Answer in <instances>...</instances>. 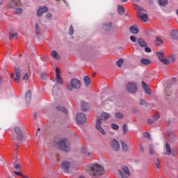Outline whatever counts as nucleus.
Here are the masks:
<instances>
[{
  "label": "nucleus",
  "mask_w": 178,
  "mask_h": 178,
  "mask_svg": "<svg viewBox=\"0 0 178 178\" xmlns=\"http://www.w3.org/2000/svg\"><path fill=\"white\" fill-rule=\"evenodd\" d=\"M33 119H37V113H33Z\"/></svg>",
  "instance_id": "obj_58"
},
{
  "label": "nucleus",
  "mask_w": 178,
  "mask_h": 178,
  "mask_svg": "<svg viewBox=\"0 0 178 178\" xmlns=\"http://www.w3.org/2000/svg\"><path fill=\"white\" fill-rule=\"evenodd\" d=\"M14 173H15V175H17V176H21L22 177H23V176H24V175H23V174H22V172H18V171H14Z\"/></svg>",
  "instance_id": "obj_52"
},
{
  "label": "nucleus",
  "mask_w": 178,
  "mask_h": 178,
  "mask_svg": "<svg viewBox=\"0 0 178 178\" xmlns=\"http://www.w3.org/2000/svg\"><path fill=\"white\" fill-rule=\"evenodd\" d=\"M81 152H82L83 154H85L86 156L89 157L90 155H91V153L86 151V149H82Z\"/></svg>",
  "instance_id": "obj_42"
},
{
  "label": "nucleus",
  "mask_w": 178,
  "mask_h": 178,
  "mask_svg": "<svg viewBox=\"0 0 178 178\" xmlns=\"http://www.w3.org/2000/svg\"><path fill=\"white\" fill-rule=\"evenodd\" d=\"M140 152H144V147L143 146H140Z\"/></svg>",
  "instance_id": "obj_62"
},
{
  "label": "nucleus",
  "mask_w": 178,
  "mask_h": 178,
  "mask_svg": "<svg viewBox=\"0 0 178 178\" xmlns=\"http://www.w3.org/2000/svg\"><path fill=\"white\" fill-rule=\"evenodd\" d=\"M2 3H3V0H0V5H2Z\"/></svg>",
  "instance_id": "obj_64"
},
{
  "label": "nucleus",
  "mask_w": 178,
  "mask_h": 178,
  "mask_svg": "<svg viewBox=\"0 0 178 178\" xmlns=\"http://www.w3.org/2000/svg\"><path fill=\"white\" fill-rule=\"evenodd\" d=\"M57 88H58V85H54L53 91H52L53 95H56V92H55V90H56Z\"/></svg>",
  "instance_id": "obj_48"
},
{
  "label": "nucleus",
  "mask_w": 178,
  "mask_h": 178,
  "mask_svg": "<svg viewBox=\"0 0 178 178\" xmlns=\"http://www.w3.org/2000/svg\"><path fill=\"white\" fill-rule=\"evenodd\" d=\"M155 44L158 47L161 45V44H163V40L161 39L159 37H157Z\"/></svg>",
  "instance_id": "obj_28"
},
{
  "label": "nucleus",
  "mask_w": 178,
  "mask_h": 178,
  "mask_svg": "<svg viewBox=\"0 0 178 178\" xmlns=\"http://www.w3.org/2000/svg\"><path fill=\"white\" fill-rule=\"evenodd\" d=\"M35 31L38 37H40V27L38 26V24H35Z\"/></svg>",
  "instance_id": "obj_41"
},
{
  "label": "nucleus",
  "mask_w": 178,
  "mask_h": 178,
  "mask_svg": "<svg viewBox=\"0 0 178 178\" xmlns=\"http://www.w3.org/2000/svg\"><path fill=\"white\" fill-rule=\"evenodd\" d=\"M122 2H127V0H121ZM135 2H138V0H132Z\"/></svg>",
  "instance_id": "obj_60"
},
{
  "label": "nucleus",
  "mask_w": 178,
  "mask_h": 178,
  "mask_svg": "<svg viewBox=\"0 0 178 178\" xmlns=\"http://www.w3.org/2000/svg\"><path fill=\"white\" fill-rule=\"evenodd\" d=\"M81 87V83L77 79H72L70 81V85H67V90L72 91L73 88L79 90Z\"/></svg>",
  "instance_id": "obj_4"
},
{
  "label": "nucleus",
  "mask_w": 178,
  "mask_h": 178,
  "mask_svg": "<svg viewBox=\"0 0 178 178\" xmlns=\"http://www.w3.org/2000/svg\"><path fill=\"white\" fill-rule=\"evenodd\" d=\"M108 119H111V114L107 113H102L100 118H98L96 121V130H98L102 136H106V131L104 128H102V126H101L102 123V120H108Z\"/></svg>",
  "instance_id": "obj_1"
},
{
  "label": "nucleus",
  "mask_w": 178,
  "mask_h": 178,
  "mask_svg": "<svg viewBox=\"0 0 178 178\" xmlns=\"http://www.w3.org/2000/svg\"><path fill=\"white\" fill-rule=\"evenodd\" d=\"M25 99L27 105L31 102V90H29L25 95Z\"/></svg>",
  "instance_id": "obj_14"
},
{
  "label": "nucleus",
  "mask_w": 178,
  "mask_h": 178,
  "mask_svg": "<svg viewBox=\"0 0 178 178\" xmlns=\"http://www.w3.org/2000/svg\"><path fill=\"white\" fill-rule=\"evenodd\" d=\"M151 135L149 134V133H148V132H145L144 134H143V137H145V138H149V136H150Z\"/></svg>",
  "instance_id": "obj_47"
},
{
  "label": "nucleus",
  "mask_w": 178,
  "mask_h": 178,
  "mask_svg": "<svg viewBox=\"0 0 178 178\" xmlns=\"http://www.w3.org/2000/svg\"><path fill=\"white\" fill-rule=\"evenodd\" d=\"M15 13H16V15H22V13H23V9L22 8H16Z\"/></svg>",
  "instance_id": "obj_40"
},
{
  "label": "nucleus",
  "mask_w": 178,
  "mask_h": 178,
  "mask_svg": "<svg viewBox=\"0 0 178 178\" xmlns=\"http://www.w3.org/2000/svg\"><path fill=\"white\" fill-rule=\"evenodd\" d=\"M15 77V74H11V79H14Z\"/></svg>",
  "instance_id": "obj_63"
},
{
  "label": "nucleus",
  "mask_w": 178,
  "mask_h": 178,
  "mask_svg": "<svg viewBox=\"0 0 178 178\" xmlns=\"http://www.w3.org/2000/svg\"><path fill=\"white\" fill-rule=\"evenodd\" d=\"M160 62L164 65H169L170 63V60L168 58H163Z\"/></svg>",
  "instance_id": "obj_35"
},
{
  "label": "nucleus",
  "mask_w": 178,
  "mask_h": 178,
  "mask_svg": "<svg viewBox=\"0 0 178 178\" xmlns=\"http://www.w3.org/2000/svg\"><path fill=\"white\" fill-rule=\"evenodd\" d=\"M10 40H12V38H15L16 39V38H17V33L10 32Z\"/></svg>",
  "instance_id": "obj_37"
},
{
  "label": "nucleus",
  "mask_w": 178,
  "mask_h": 178,
  "mask_svg": "<svg viewBox=\"0 0 178 178\" xmlns=\"http://www.w3.org/2000/svg\"><path fill=\"white\" fill-rule=\"evenodd\" d=\"M156 55L160 61L163 59V57H164L163 52H157Z\"/></svg>",
  "instance_id": "obj_34"
},
{
  "label": "nucleus",
  "mask_w": 178,
  "mask_h": 178,
  "mask_svg": "<svg viewBox=\"0 0 178 178\" xmlns=\"http://www.w3.org/2000/svg\"><path fill=\"white\" fill-rule=\"evenodd\" d=\"M119 173H120L122 178H128L127 175L123 174V172H122V171L119 170Z\"/></svg>",
  "instance_id": "obj_49"
},
{
  "label": "nucleus",
  "mask_w": 178,
  "mask_h": 178,
  "mask_svg": "<svg viewBox=\"0 0 178 178\" xmlns=\"http://www.w3.org/2000/svg\"><path fill=\"white\" fill-rule=\"evenodd\" d=\"M111 147L114 151H119L120 149V144H119V142L116 139L111 141Z\"/></svg>",
  "instance_id": "obj_9"
},
{
  "label": "nucleus",
  "mask_w": 178,
  "mask_h": 178,
  "mask_svg": "<svg viewBox=\"0 0 178 178\" xmlns=\"http://www.w3.org/2000/svg\"><path fill=\"white\" fill-rule=\"evenodd\" d=\"M122 170H123L124 173H125V175H127L128 176H129L130 171L129 170V168L126 166H123L122 168Z\"/></svg>",
  "instance_id": "obj_32"
},
{
  "label": "nucleus",
  "mask_w": 178,
  "mask_h": 178,
  "mask_svg": "<svg viewBox=\"0 0 178 178\" xmlns=\"http://www.w3.org/2000/svg\"><path fill=\"white\" fill-rule=\"evenodd\" d=\"M51 55L54 59H57V60H59V59H60V55H59L58 52H56V51L55 50H53L51 51Z\"/></svg>",
  "instance_id": "obj_17"
},
{
  "label": "nucleus",
  "mask_w": 178,
  "mask_h": 178,
  "mask_svg": "<svg viewBox=\"0 0 178 178\" xmlns=\"http://www.w3.org/2000/svg\"><path fill=\"white\" fill-rule=\"evenodd\" d=\"M121 145L122 147V150H124L125 152H127L129 151V145L124 143V140H120Z\"/></svg>",
  "instance_id": "obj_21"
},
{
  "label": "nucleus",
  "mask_w": 178,
  "mask_h": 178,
  "mask_svg": "<svg viewBox=\"0 0 178 178\" xmlns=\"http://www.w3.org/2000/svg\"><path fill=\"white\" fill-rule=\"evenodd\" d=\"M124 7H123V6L122 5H118V12L119 13V15H124Z\"/></svg>",
  "instance_id": "obj_20"
},
{
  "label": "nucleus",
  "mask_w": 178,
  "mask_h": 178,
  "mask_svg": "<svg viewBox=\"0 0 178 178\" xmlns=\"http://www.w3.org/2000/svg\"><path fill=\"white\" fill-rule=\"evenodd\" d=\"M123 134H127L129 131V125L127 124H124L122 126Z\"/></svg>",
  "instance_id": "obj_24"
},
{
  "label": "nucleus",
  "mask_w": 178,
  "mask_h": 178,
  "mask_svg": "<svg viewBox=\"0 0 178 178\" xmlns=\"http://www.w3.org/2000/svg\"><path fill=\"white\" fill-rule=\"evenodd\" d=\"M89 173L91 176H97L98 175H104L105 173V170H104V167L98 164H94L90 168Z\"/></svg>",
  "instance_id": "obj_3"
},
{
  "label": "nucleus",
  "mask_w": 178,
  "mask_h": 178,
  "mask_svg": "<svg viewBox=\"0 0 178 178\" xmlns=\"http://www.w3.org/2000/svg\"><path fill=\"white\" fill-rule=\"evenodd\" d=\"M89 105L88 103L86 102H82L81 103V109L83 112H86V111H88Z\"/></svg>",
  "instance_id": "obj_18"
},
{
  "label": "nucleus",
  "mask_w": 178,
  "mask_h": 178,
  "mask_svg": "<svg viewBox=\"0 0 178 178\" xmlns=\"http://www.w3.org/2000/svg\"><path fill=\"white\" fill-rule=\"evenodd\" d=\"M46 19H47V20H51V19H52V14H51V13H48L46 15Z\"/></svg>",
  "instance_id": "obj_45"
},
{
  "label": "nucleus",
  "mask_w": 178,
  "mask_h": 178,
  "mask_svg": "<svg viewBox=\"0 0 178 178\" xmlns=\"http://www.w3.org/2000/svg\"><path fill=\"white\" fill-rule=\"evenodd\" d=\"M154 120H158L159 119V114H155L153 115Z\"/></svg>",
  "instance_id": "obj_51"
},
{
  "label": "nucleus",
  "mask_w": 178,
  "mask_h": 178,
  "mask_svg": "<svg viewBox=\"0 0 178 178\" xmlns=\"http://www.w3.org/2000/svg\"><path fill=\"white\" fill-rule=\"evenodd\" d=\"M15 169H20V164L17 163L15 165Z\"/></svg>",
  "instance_id": "obj_57"
},
{
  "label": "nucleus",
  "mask_w": 178,
  "mask_h": 178,
  "mask_svg": "<svg viewBox=\"0 0 178 178\" xmlns=\"http://www.w3.org/2000/svg\"><path fill=\"white\" fill-rule=\"evenodd\" d=\"M170 38L172 40H178V31L172 30L170 33Z\"/></svg>",
  "instance_id": "obj_15"
},
{
  "label": "nucleus",
  "mask_w": 178,
  "mask_h": 178,
  "mask_svg": "<svg viewBox=\"0 0 178 178\" xmlns=\"http://www.w3.org/2000/svg\"><path fill=\"white\" fill-rule=\"evenodd\" d=\"M138 43L141 46V47H147V42L144 41L142 38H139L138 40Z\"/></svg>",
  "instance_id": "obj_26"
},
{
  "label": "nucleus",
  "mask_w": 178,
  "mask_h": 178,
  "mask_svg": "<svg viewBox=\"0 0 178 178\" xmlns=\"http://www.w3.org/2000/svg\"><path fill=\"white\" fill-rule=\"evenodd\" d=\"M57 111H60V112H63V113H67V110L63 106H58L56 107Z\"/></svg>",
  "instance_id": "obj_27"
},
{
  "label": "nucleus",
  "mask_w": 178,
  "mask_h": 178,
  "mask_svg": "<svg viewBox=\"0 0 178 178\" xmlns=\"http://www.w3.org/2000/svg\"><path fill=\"white\" fill-rule=\"evenodd\" d=\"M63 1L66 5V6H69V3H67V1H66V0H63Z\"/></svg>",
  "instance_id": "obj_59"
},
{
  "label": "nucleus",
  "mask_w": 178,
  "mask_h": 178,
  "mask_svg": "<svg viewBox=\"0 0 178 178\" xmlns=\"http://www.w3.org/2000/svg\"><path fill=\"white\" fill-rule=\"evenodd\" d=\"M74 33V30L73 29V26L71 25L69 30V34L70 35H73Z\"/></svg>",
  "instance_id": "obj_44"
},
{
  "label": "nucleus",
  "mask_w": 178,
  "mask_h": 178,
  "mask_svg": "<svg viewBox=\"0 0 178 178\" xmlns=\"http://www.w3.org/2000/svg\"><path fill=\"white\" fill-rule=\"evenodd\" d=\"M142 87H143L144 91H145L146 94H148V95H151V89H149V88H148V85H147V83H145V82L142 81Z\"/></svg>",
  "instance_id": "obj_13"
},
{
  "label": "nucleus",
  "mask_w": 178,
  "mask_h": 178,
  "mask_svg": "<svg viewBox=\"0 0 178 178\" xmlns=\"http://www.w3.org/2000/svg\"><path fill=\"white\" fill-rule=\"evenodd\" d=\"M130 31L133 34H138V29H137V26H131Z\"/></svg>",
  "instance_id": "obj_22"
},
{
  "label": "nucleus",
  "mask_w": 178,
  "mask_h": 178,
  "mask_svg": "<svg viewBox=\"0 0 178 178\" xmlns=\"http://www.w3.org/2000/svg\"><path fill=\"white\" fill-rule=\"evenodd\" d=\"M56 81L58 83V84H63V79L60 76V72L59 71V68H56Z\"/></svg>",
  "instance_id": "obj_8"
},
{
  "label": "nucleus",
  "mask_w": 178,
  "mask_h": 178,
  "mask_svg": "<svg viewBox=\"0 0 178 178\" xmlns=\"http://www.w3.org/2000/svg\"><path fill=\"white\" fill-rule=\"evenodd\" d=\"M84 83H85L86 86L87 87H88V86H90V84H91V79H90V77H88L87 76H85V78H84Z\"/></svg>",
  "instance_id": "obj_25"
},
{
  "label": "nucleus",
  "mask_w": 178,
  "mask_h": 178,
  "mask_svg": "<svg viewBox=\"0 0 178 178\" xmlns=\"http://www.w3.org/2000/svg\"><path fill=\"white\" fill-rule=\"evenodd\" d=\"M168 60H170V63H174V62H176V57L175 56V55L171 54L169 56Z\"/></svg>",
  "instance_id": "obj_30"
},
{
  "label": "nucleus",
  "mask_w": 178,
  "mask_h": 178,
  "mask_svg": "<svg viewBox=\"0 0 178 178\" xmlns=\"http://www.w3.org/2000/svg\"><path fill=\"white\" fill-rule=\"evenodd\" d=\"M115 118H116V119H123V118H124L123 113H122L120 112L116 113Z\"/></svg>",
  "instance_id": "obj_33"
},
{
  "label": "nucleus",
  "mask_w": 178,
  "mask_h": 178,
  "mask_svg": "<svg viewBox=\"0 0 178 178\" xmlns=\"http://www.w3.org/2000/svg\"><path fill=\"white\" fill-rule=\"evenodd\" d=\"M22 80H29V74L26 73L23 76Z\"/></svg>",
  "instance_id": "obj_53"
},
{
  "label": "nucleus",
  "mask_w": 178,
  "mask_h": 178,
  "mask_svg": "<svg viewBox=\"0 0 178 178\" xmlns=\"http://www.w3.org/2000/svg\"><path fill=\"white\" fill-rule=\"evenodd\" d=\"M111 127L113 130H119V125L116 124H111Z\"/></svg>",
  "instance_id": "obj_43"
},
{
  "label": "nucleus",
  "mask_w": 178,
  "mask_h": 178,
  "mask_svg": "<svg viewBox=\"0 0 178 178\" xmlns=\"http://www.w3.org/2000/svg\"><path fill=\"white\" fill-rule=\"evenodd\" d=\"M155 167L156 168V169L161 168V164L159 163V161L158 160L155 161Z\"/></svg>",
  "instance_id": "obj_46"
},
{
  "label": "nucleus",
  "mask_w": 178,
  "mask_h": 178,
  "mask_svg": "<svg viewBox=\"0 0 178 178\" xmlns=\"http://www.w3.org/2000/svg\"><path fill=\"white\" fill-rule=\"evenodd\" d=\"M147 123H149V124H152V123H154V120L148 119L147 120Z\"/></svg>",
  "instance_id": "obj_55"
},
{
  "label": "nucleus",
  "mask_w": 178,
  "mask_h": 178,
  "mask_svg": "<svg viewBox=\"0 0 178 178\" xmlns=\"http://www.w3.org/2000/svg\"><path fill=\"white\" fill-rule=\"evenodd\" d=\"M139 17L143 22H147L148 20V15L144 13H139Z\"/></svg>",
  "instance_id": "obj_19"
},
{
  "label": "nucleus",
  "mask_w": 178,
  "mask_h": 178,
  "mask_svg": "<svg viewBox=\"0 0 178 178\" xmlns=\"http://www.w3.org/2000/svg\"><path fill=\"white\" fill-rule=\"evenodd\" d=\"M123 62H124V60L123 58H120L117 62V65L119 67H122V65H123Z\"/></svg>",
  "instance_id": "obj_36"
},
{
  "label": "nucleus",
  "mask_w": 178,
  "mask_h": 178,
  "mask_svg": "<svg viewBox=\"0 0 178 178\" xmlns=\"http://www.w3.org/2000/svg\"><path fill=\"white\" fill-rule=\"evenodd\" d=\"M130 40H131V41H132V42H137V38L134 36H131Z\"/></svg>",
  "instance_id": "obj_50"
},
{
  "label": "nucleus",
  "mask_w": 178,
  "mask_h": 178,
  "mask_svg": "<svg viewBox=\"0 0 178 178\" xmlns=\"http://www.w3.org/2000/svg\"><path fill=\"white\" fill-rule=\"evenodd\" d=\"M15 131L17 136L15 137V135H12L11 138L13 141H14V143L16 144V141H22V140H23V133L22 132L20 128L17 127L15 128Z\"/></svg>",
  "instance_id": "obj_5"
},
{
  "label": "nucleus",
  "mask_w": 178,
  "mask_h": 178,
  "mask_svg": "<svg viewBox=\"0 0 178 178\" xmlns=\"http://www.w3.org/2000/svg\"><path fill=\"white\" fill-rule=\"evenodd\" d=\"M172 83H175V81H176V78L172 77L171 79Z\"/></svg>",
  "instance_id": "obj_61"
},
{
  "label": "nucleus",
  "mask_w": 178,
  "mask_h": 178,
  "mask_svg": "<svg viewBox=\"0 0 178 178\" xmlns=\"http://www.w3.org/2000/svg\"><path fill=\"white\" fill-rule=\"evenodd\" d=\"M165 149L167 155H170L172 151L170 150V146L169 145V143L165 144Z\"/></svg>",
  "instance_id": "obj_29"
},
{
  "label": "nucleus",
  "mask_w": 178,
  "mask_h": 178,
  "mask_svg": "<svg viewBox=\"0 0 178 178\" xmlns=\"http://www.w3.org/2000/svg\"><path fill=\"white\" fill-rule=\"evenodd\" d=\"M140 105H145V100L141 99L140 101Z\"/></svg>",
  "instance_id": "obj_56"
},
{
  "label": "nucleus",
  "mask_w": 178,
  "mask_h": 178,
  "mask_svg": "<svg viewBox=\"0 0 178 178\" xmlns=\"http://www.w3.org/2000/svg\"><path fill=\"white\" fill-rule=\"evenodd\" d=\"M127 90L128 92L131 94H136L137 91H138V88H137V85L134 82H129L127 85Z\"/></svg>",
  "instance_id": "obj_6"
},
{
  "label": "nucleus",
  "mask_w": 178,
  "mask_h": 178,
  "mask_svg": "<svg viewBox=\"0 0 178 178\" xmlns=\"http://www.w3.org/2000/svg\"><path fill=\"white\" fill-rule=\"evenodd\" d=\"M154 153H155V151L154 150V145H149V154H150V155H154Z\"/></svg>",
  "instance_id": "obj_39"
},
{
  "label": "nucleus",
  "mask_w": 178,
  "mask_h": 178,
  "mask_svg": "<svg viewBox=\"0 0 178 178\" xmlns=\"http://www.w3.org/2000/svg\"><path fill=\"white\" fill-rule=\"evenodd\" d=\"M103 27H104V29H106V27L108 29H111V27H112V22L104 24Z\"/></svg>",
  "instance_id": "obj_38"
},
{
  "label": "nucleus",
  "mask_w": 178,
  "mask_h": 178,
  "mask_svg": "<svg viewBox=\"0 0 178 178\" xmlns=\"http://www.w3.org/2000/svg\"><path fill=\"white\" fill-rule=\"evenodd\" d=\"M45 12H48V8L47 6L40 7L38 10L37 15L38 17L42 16V13H45Z\"/></svg>",
  "instance_id": "obj_10"
},
{
  "label": "nucleus",
  "mask_w": 178,
  "mask_h": 178,
  "mask_svg": "<svg viewBox=\"0 0 178 178\" xmlns=\"http://www.w3.org/2000/svg\"><path fill=\"white\" fill-rule=\"evenodd\" d=\"M145 52H151V48L148 47H145Z\"/></svg>",
  "instance_id": "obj_54"
},
{
  "label": "nucleus",
  "mask_w": 178,
  "mask_h": 178,
  "mask_svg": "<svg viewBox=\"0 0 178 178\" xmlns=\"http://www.w3.org/2000/svg\"><path fill=\"white\" fill-rule=\"evenodd\" d=\"M159 3L161 6H166L168 5V0H159Z\"/></svg>",
  "instance_id": "obj_31"
},
{
  "label": "nucleus",
  "mask_w": 178,
  "mask_h": 178,
  "mask_svg": "<svg viewBox=\"0 0 178 178\" xmlns=\"http://www.w3.org/2000/svg\"><path fill=\"white\" fill-rule=\"evenodd\" d=\"M76 119L79 124H83V123H86V120H87V118L86 117V115L81 113H79L76 114Z\"/></svg>",
  "instance_id": "obj_7"
},
{
  "label": "nucleus",
  "mask_w": 178,
  "mask_h": 178,
  "mask_svg": "<svg viewBox=\"0 0 178 178\" xmlns=\"http://www.w3.org/2000/svg\"><path fill=\"white\" fill-rule=\"evenodd\" d=\"M17 5H19V1H12L8 3L7 6L9 8H15V6H17Z\"/></svg>",
  "instance_id": "obj_16"
},
{
  "label": "nucleus",
  "mask_w": 178,
  "mask_h": 178,
  "mask_svg": "<svg viewBox=\"0 0 178 178\" xmlns=\"http://www.w3.org/2000/svg\"><path fill=\"white\" fill-rule=\"evenodd\" d=\"M140 63H142V65H149L151 64V60L148 58H142L140 60Z\"/></svg>",
  "instance_id": "obj_23"
},
{
  "label": "nucleus",
  "mask_w": 178,
  "mask_h": 178,
  "mask_svg": "<svg viewBox=\"0 0 178 178\" xmlns=\"http://www.w3.org/2000/svg\"><path fill=\"white\" fill-rule=\"evenodd\" d=\"M61 168L66 172H69V168H70V163L67 161H64L61 164Z\"/></svg>",
  "instance_id": "obj_11"
},
{
  "label": "nucleus",
  "mask_w": 178,
  "mask_h": 178,
  "mask_svg": "<svg viewBox=\"0 0 178 178\" xmlns=\"http://www.w3.org/2000/svg\"><path fill=\"white\" fill-rule=\"evenodd\" d=\"M20 80V69L15 67V78L14 79V81L15 83H19Z\"/></svg>",
  "instance_id": "obj_12"
},
{
  "label": "nucleus",
  "mask_w": 178,
  "mask_h": 178,
  "mask_svg": "<svg viewBox=\"0 0 178 178\" xmlns=\"http://www.w3.org/2000/svg\"><path fill=\"white\" fill-rule=\"evenodd\" d=\"M55 147L58 149L65 151V152L70 151V145L69 143H67V139H62L58 143H56Z\"/></svg>",
  "instance_id": "obj_2"
}]
</instances>
